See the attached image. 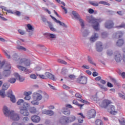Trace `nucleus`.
I'll return each mask as SVG.
<instances>
[{
    "instance_id": "f03ea898",
    "label": "nucleus",
    "mask_w": 125,
    "mask_h": 125,
    "mask_svg": "<svg viewBox=\"0 0 125 125\" xmlns=\"http://www.w3.org/2000/svg\"><path fill=\"white\" fill-rule=\"evenodd\" d=\"M4 67V72L3 74L5 77H8L10 75L11 72L10 71V69H11V65L9 63H5V61H0V69L3 68Z\"/></svg>"
},
{
    "instance_id": "c85d7f7f",
    "label": "nucleus",
    "mask_w": 125,
    "mask_h": 125,
    "mask_svg": "<svg viewBox=\"0 0 125 125\" xmlns=\"http://www.w3.org/2000/svg\"><path fill=\"white\" fill-rule=\"evenodd\" d=\"M125 43V41L123 39H119L117 43L116 44L118 46H122V45H124V44Z\"/></svg>"
},
{
    "instance_id": "aec40b11",
    "label": "nucleus",
    "mask_w": 125,
    "mask_h": 125,
    "mask_svg": "<svg viewBox=\"0 0 125 125\" xmlns=\"http://www.w3.org/2000/svg\"><path fill=\"white\" fill-rule=\"evenodd\" d=\"M50 17H51L52 19H53V20L55 22H56V23H59L60 26H62L63 27H67V25H66L65 23L61 22L60 21L57 20V19H56V18H55L54 17L50 15Z\"/></svg>"
},
{
    "instance_id": "412c9836",
    "label": "nucleus",
    "mask_w": 125,
    "mask_h": 125,
    "mask_svg": "<svg viewBox=\"0 0 125 125\" xmlns=\"http://www.w3.org/2000/svg\"><path fill=\"white\" fill-rule=\"evenodd\" d=\"M78 115L80 116L79 117H78V122L79 123L82 124V123H83V119H84V116H83V114L82 113H78Z\"/></svg>"
},
{
    "instance_id": "6ab92c4d",
    "label": "nucleus",
    "mask_w": 125,
    "mask_h": 125,
    "mask_svg": "<svg viewBox=\"0 0 125 125\" xmlns=\"http://www.w3.org/2000/svg\"><path fill=\"white\" fill-rule=\"evenodd\" d=\"M103 44L101 42H98L96 44V50L98 51V52H101L102 50H103V47H102Z\"/></svg>"
},
{
    "instance_id": "37998d69",
    "label": "nucleus",
    "mask_w": 125,
    "mask_h": 125,
    "mask_svg": "<svg viewBox=\"0 0 125 125\" xmlns=\"http://www.w3.org/2000/svg\"><path fill=\"white\" fill-rule=\"evenodd\" d=\"M16 82V79L14 78H10L9 80V82L10 83H15V82Z\"/></svg>"
},
{
    "instance_id": "bb28decb",
    "label": "nucleus",
    "mask_w": 125,
    "mask_h": 125,
    "mask_svg": "<svg viewBox=\"0 0 125 125\" xmlns=\"http://www.w3.org/2000/svg\"><path fill=\"white\" fill-rule=\"evenodd\" d=\"M98 35L97 34L95 33L94 35L92 36V37L90 39V42H95L96 40H98Z\"/></svg>"
},
{
    "instance_id": "c9c22d12",
    "label": "nucleus",
    "mask_w": 125,
    "mask_h": 125,
    "mask_svg": "<svg viewBox=\"0 0 125 125\" xmlns=\"http://www.w3.org/2000/svg\"><path fill=\"white\" fill-rule=\"evenodd\" d=\"M17 49H18V50H23V51H26V50H27L26 48L20 45L17 46Z\"/></svg>"
},
{
    "instance_id": "a19ab883",
    "label": "nucleus",
    "mask_w": 125,
    "mask_h": 125,
    "mask_svg": "<svg viewBox=\"0 0 125 125\" xmlns=\"http://www.w3.org/2000/svg\"><path fill=\"white\" fill-rule=\"evenodd\" d=\"M31 104H32V105H39V103L38 102V101H37V100H35L31 101Z\"/></svg>"
},
{
    "instance_id": "052dcab7",
    "label": "nucleus",
    "mask_w": 125,
    "mask_h": 125,
    "mask_svg": "<svg viewBox=\"0 0 125 125\" xmlns=\"http://www.w3.org/2000/svg\"><path fill=\"white\" fill-rule=\"evenodd\" d=\"M95 81H97V82H99V81H101V77H100V76L97 77L95 79Z\"/></svg>"
},
{
    "instance_id": "f704fd0d",
    "label": "nucleus",
    "mask_w": 125,
    "mask_h": 125,
    "mask_svg": "<svg viewBox=\"0 0 125 125\" xmlns=\"http://www.w3.org/2000/svg\"><path fill=\"white\" fill-rule=\"evenodd\" d=\"M95 125H104L103 122L101 121L100 119H97L95 121Z\"/></svg>"
},
{
    "instance_id": "79ce46f5",
    "label": "nucleus",
    "mask_w": 125,
    "mask_h": 125,
    "mask_svg": "<svg viewBox=\"0 0 125 125\" xmlns=\"http://www.w3.org/2000/svg\"><path fill=\"white\" fill-rule=\"evenodd\" d=\"M14 14L16 15V16H20L21 15V12L19 11H15L14 12Z\"/></svg>"
},
{
    "instance_id": "7ed1b4c3",
    "label": "nucleus",
    "mask_w": 125,
    "mask_h": 125,
    "mask_svg": "<svg viewBox=\"0 0 125 125\" xmlns=\"http://www.w3.org/2000/svg\"><path fill=\"white\" fill-rule=\"evenodd\" d=\"M30 107V104L24 102L22 105V106L20 107V113L21 115H22L24 117H28L30 115V112L28 109Z\"/></svg>"
},
{
    "instance_id": "6e6552de",
    "label": "nucleus",
    "mask_w": 125,
    "mask_h": 125,
    "mask_svg": "<svg viewBox=\"0 0 125 125\" xmlns=\"http://www.w3.org/2000/svg\"><path fill=\"white\" fill-rule=\"evenodd\" d=\"M39 77L40 79H43V80H47V79H50V80H52L54 82L56 81V78H55L54 75H52L51 73L49 72L45 73V75H39Z\"/></svg>"
},
{
    "instance_id": "e433bc0d",
    "label": "nucleus",
    "mask_w": 125,
    "mask_h": 125,
    "mask_svg": "<svg viewBox=\"0 0 125 125\" xmlns=\"http://www.w3.org/2000/svg\"><path fill=\"white\" fill-rule=\"evenodd\" d=\"M119 122L121 125H125V119L124 118H121L119 120Z\"/></svg>"
},
{
    "instance_id": "c756f323",
    "label": "nucleus",
    "mask_w": 125,
    "mask_h": 125,
    "mask_svg": "<svg viewBox=\"0 0 125 125\" xmlns=\"http://www.w3.org/2000/svg\"><path fill=\"white\" fill-rule=\"evenodd\" d=\"M47 23L48 24V26L50 28L51 31H52V32H56V29L53 27V25H52V23L49 21H47Z\"/></svg>"
},
{
    "instance_id": "2eb2a0df",
    "label": "nucleus",
    "mask_w": 125,
    "mask_h": 125,
    "mask_svg": "<svg viewBox=\"0 0 125 125\" xmlns=\"http://www.w3.org/2000/svg\"><path fill=\"white\" fill-rule=\"evenodd\" d=\"M33 98L37 101H41L42 99V95L40 93L35 92L33 94Z\"/></svg>"
},
{
    "instance_id": "680f3d73",
    "label": "nucleus",
    "mask_w": 125,
    "mask_h": 125,
    "mask_svg": "<svg viewBox=\"0 0 125 125\" xmlns=\"http://www.w3.org/2000/svg\"><path fill=\"white\" fill-rule=\"evenodd\" d=\"M35 71H41L42 68L40 66H37L35 68Z\"/></svg>"
},
{
    "instance_id": "8fccbe9b",
    "label": "nucleus",
    "mask_w": 125,
    "mask_h": 125,
    "mask_svg": "<svg viewBox=\"0 0 125 125\" xmlns=\"http://www.w3.org/2000/svg\"><path fill=\"white\" fill-rule=\"evenodd\" d=\"M81 100H80L81 102H82V103H84V104H86L87 105H88V104H89V102L86 101H84L82 99H81Z\"/></svg>"
},
{
    "instance_id": "7c9ffc66",
    "label": "nucleus",
    "mask_w": 125,
    "mask_h": 125,
    "mask_svg": "<svg viewBox=\"0 0 125 125\" xmlns=\"http://www.w3.org/2000/svg\"><path fill=\"white\" fill-rule=\"evenodd\" d=\"M73 104H74V105H77V106H78L81 109V110H82V107H83V104H79V103L77 101L75 100L73 101Z\"/></svg>"
},
{
    "instance_id": "774afa93",
    "label": "nucleus",
    "mask_w": 125,
    "mask_h": 125,
    "mask_svg": "<svg viewBox=\"0 0 125 125\" xmlns=\"http://www.w3.org/2000/svg\"><path fill=\"white\" fill-rule=\"evenodd\" d=\"M100 83H102V84H105L106 83V81L104 80H101Z\"/></svg>"
},
{
    "instance_id": "72a5a7b5",
    "label": "nucleus",
    "mask_w": 125,
    "mask_h": 125,
    "mask_svg": "<svg viewBox=\"0 0 125 125\" xmlns=\"http://www.w3.org/2000/svg\"><path fill=\"white\" fill-rule=\"evenodd\" d=\"M87 60L88 62L90 63V64H92V65H95V63L92 61V58H91V57L88 56Z\"/></svg>"
},
{
    "instance_id": "20e7f679",
    "label": "nucleus",
    "mask_w": 125,
    "mask_h": 125,
    "mask_svg": "<svg viewBox=\"0 0 125 125\" xmlns=\"http://www.w3.org/2000/svg\"><path fill=\"white\" fill-rule=\"evenodd\" d=\"M76 121V116L74 115L69 117L63 116L60 118L59 123L62 125H66L69 123H72Z\"/></svg>"
},
{
    "instance_id": "39448f33",
    "label": "nucleus",
    "mask_w": 125,
    "mask_h": 125,
    "mask_svg": "<svg viewBox=\"0 0 125 125\" xmlns=\"http://www.w3.org/2000/svg\"><path fill=\"white\" fill-rule=\"evenodd\" d=\"M103 21L101 19L90 18L89 23H91L93 24V28L96 31H99V23Z\"/></svg>"
},
{
    "instance_id": "e2e57ef3",
    "label": "nucleus",
    "mask_w": 125,
    "mask_h": 125,
    "mask_svg": "<svg viewBox=\"0 0 125 125\" xmlns=\"http://www.w3.org/2000/svg\"><path fill=\"white\" fill-rule=\"evenodd\" d=\"M82 68H83L84 69H89V66L83 65L82 66Z\"/></svg>"
},
{
    "instance_id": "b1692460",
    "label": "nucleus",
    "mask_w": 125,
    "mask_h": 125,
    "mask_svg": "<svg viewBox=\"0 0 125 125\" xmlns=\"http://www.w3.org/2000/svg\"><path fill=\"white\" fill-rule=\"evenodd\" d=\"M31 94H32V92L31 91L24 92V95L25 96L24 97L25 100H30V99H31V96H30Z\"/></svg>"
},
{
    "instance_id": "4d7b16f0",
    "label": "nucleus",
    "mask_w": 125,
    "mask_h": 125,
    "mask_svg": "<svg viewBox=\"0 0 125 125\" xmlns=\"http://www.w3.org/2000/svg\"><path fill=\"white\" fill-rule=\"evenodd\" d=\"M75 96L76 97H77V98H82V96L81 95V94L79 93H77L75 94Z\"/></svg>"
},
{
    "instance_id": "ea45409f",
    "label": "nucleus",
    "mask_w": 125,
    "mask_h": 125,
    "mask_svg": "<svg viewBox=\"0 0 125 125\" xmlns=\"http://www.w3.org/2000/svg\"><path fill=\"white\" fill-rule=\"evenodd\" d=\"M47 36L50 38V39H56V35L51 33H48Z\"/></svg>"
},
{
    "instance_id": "13d9d810",
    "label": "nucleus",
    "mask_w": 125,
    "mask_h": 125,
    "mask_svg": "<svg viewBox=\"0 0 125 125\" xmlns=\"http://www.w3.org/2000/svg\"><path fill=\"white\" fill-rule=\"evenodd\" d=\"M88 12L90 14H92L94 12V10L91 8L89 9Z\"/></svg>"
},
{
    "instance_id": "4c0bfd02",
    "label": "nucleus",
    "mask_w": 125,
    "mask_h": 125,
    "mask_svg": "<svg viewBox=\"0 0 125 125\" xmlns=\"http://www.w3.org/2000/svg\"><path fill=\"white\" fill-rule=\"evenodd\" d=\"M58 62L61 64H63V65H67V62L62 59H58Z\"/></svg>"
},
{
    "instance_id": "4468645a",
    "label": "nucleus",
    "mask_w": 125,
    "mask_h": 125,
    "mask_svg": "<svg viewBox=\"0 0 125 125\" xmlns=\"http://www.w3.org/2000/svg\"><path fill=\"white\" fill-rule=\"evenodd\" d=\"M77 82L78 83L86 84V83H87V78L84 76H81V77L77 78Z\"/></svg>"
},
{
    "instance_id": "f257e3e1",
    "label": "nucleus",
    "mask_w": 125,
    "mask_h": 125,
    "mask_svg": "<svg viewBox=\"0 0 125 125\" xmlns=\"http://www.w3.org/2000/svg\"><path fill=\"white\" fill-rule=\"evenodd\" d=\"M3 112L6 117H9L11 120L16 122L20 120V116L18 113H15L14 111H10L6 106L3 108Z\"/></svg>"
},
{
    "instance_id": "9d476101",
    "label": "nucleus",
    "mask_w": 125,
    "mask_h": 125,
    "mask_svg": "<svg viewBox=\"0 0 125 125\" xmlns=\"http://www.w3.org/2000/svg\"><path fill=\"white\" fill-rule=\"evenodd\" d=\"M5 96L9 97V98H10V101L13 103H15V102H16V98H15V96L13 95L12 90H9L5 95Z\"/></svg>"
},
{
    "instance_id": "de8ad7c7",
    "label": "nucleus",
    "mask_w": 125,
    "mask_h": 125,
    "mask_svg": "<svg viewBox=\"0 0 125 125\" xmlns=\"http://www.w3.org/2000/svg\"><path fill=\"white\" fill-rule=\"evenodd\" d=\"M99 3H101V4H104V5H110V4H109V3H107L104 1H101L100 2H99Z\"/></svg>"
},
{
    "instance_id": "a211bd4d",
    "label": "nucleus",
    "mask_w": 125,
    "mask_h": 125,
    "mask_svg": "<svg viewBox=\"0 0 125 125\" xmlns=\"http://www.w3.org/2000/svg\"><path fill=\"white\" fill-rule=\"evenodd\" d=\"M31 120L33 123H40L41 122V117L38 115H33L31 116Z\"/></svg>"
},
{
    "instance_id": "bf43d9fd",
    "label": "nucleus",
    "mask_w": 125,
    "mask_h": 125,
    "mask_svg": "<svg viewBox=\"0 0 125 125\" xmlns=\"http://www.w3.org/2000/svg\"><path fill=\"white\" fill-rule=\"evenodd\" d=\"M42 22H47V20L44 16H42Z\"/></svg>"
},
{
    "instance_id": "473e14b6",
    "label": "nucleus",
    "mask_w": 125,
    "mask_h": 125,
    "mask_svg": "<svg viewBox=\"0 0 125 125\" xmlns=\"http://www.w3.org/2000/svg\"><path fill=\"white\" fill-rule=\"evenodd\" d=\"M97 84L99 85V86L100 87V88H101V89H102V90H104V91H107V89L106 88V87H105V86L98 83Z\"/></svg>"
},
{
    "instance_id": "a18cd8bd",
    "label": "nucleus",
    "mask_w": 125,
    "mask_h": 125,
    "mask_svg": "<svg viewBox=\"0 0 125 125\" xmlns=\"http://www.w3.org/2000/svg\"><path fill=\"white\" fill-rule=\"evenodd\" d=\"M4 53L5 56H6L7 58H8V59H10V55H9L8 54V53H9V52H8V51L6 52V51H4Z\"/></svg>"
},
{
    "instance_id": "09e8293b",
    "label": "nucleus",
    "mask_w": 125,
    "mask_h": 125,
    "mask_svg": "<svg viewBox=\"0 0 125 125\" xmlns=\"http://www.w3.org/2000/svg\"><path fill=\"white\" fill-rule=\"evenodd\" d=\"M30 77L31 79H33V80H36L37 79V76L35 75V74H32L30 76Z\"/></svg>"
},
{
    "instance_id": "a878e982",
    "label": "nucleus",
    "mask_w": 125,
    "mask_h": 125,
    "mask_svg": "<svg viewBox=\"0 0 125 125\" xmlns=\"http://www.w3.org/2000/svg\"><path fill=\"white\" fill-rule=\"evenodd\" d=\"M29 112L31 114H37V113H39V111L37 110V109L35 107H31L29 108Z\"/></svg>"
},
{
    "instance_id": "338daca9",
    "label": "nucleus",
    "mask_w": 125,
    "mask_h": 125,
    "mask_svg": "<svg viewBox=\"0 0 125 125\" xmlns=\"http://www.w3.org/2000/svg\"><path fill=\"white\" fill-rule=\"evenodd\" d=\"M92 75H93V77H97V76H98V73L96 72H94L92 73Z\"/></svg>"
},
{
    "instance_id": "5fc2aeb1",
    "label": "nucleus",
    "mask_w": 125,
    "mask_h": 125,
    "mask_svg": "<svg viewBox=\"0 0 125 125\" xmlns=\"http://www.w3.org/2000/svg\"><path fill=\"white\" fill-rule=\"evenodd\" d=\"M107 54L108 55V56H111V55L113 54V52H112L111 50H108L107 51Z\"/></svg>"
},
{
    "instance_id": "864d4df0",
    "label": "nucleus",
    "mask_w": 125,
    "mask_h": 125,
    "mask_svg": "<svg viewBox=\"0 0 125 125\" xmlns=\"http://www.w3.org/2000/svg\"><path fill=\"white\" fill-rule=\"evenodd\" d=\"M119 97H121V98H122V99H124V100H125V95H123L122 93H119Z\"/></svg>"
},
{
    "instance_id": "cd10ccee",
    "label": "nucleus",
    "mask_w": 125,
    "mask_h": 125,
    "mask_svg": "<svg viewBox=\"0 0 125 125\" xmlns=\"http://www.w3.org/2000/svg\"><path fill=\"white\" fill-rule=\"evenodd\" d=\"M14 76H15V78H16V79H19V80L20 82H24V80H25V78H24V77H20V75H19V74H18V73H15L14 74Z\"/></svg>"
},
{
    "instance_id": "393cba45",
    "label": "nucleus",
    "mask_w": 125,
    "mask_h": 125,
    "mask_svg": "<svg viewBox=\"0 0 125 125\" xmlns=\"http://www.w3.org/2000/svg\"><path fill=\"white\" fill-rule=\"evenodd\" d=\"M43 114H45V115H49V116H53L54 113L53 111L50 110H45L43 111Z\"/></svg>"
},
{
    "instance_id": "1a4fd4ad",
    "label": "nucleus",
    "mask_w": 125,
    "mask_h": 125,
    "mask_svg": "<svg viewBox=\"0 0 125 125\" xmlns=\"http://www.w3.org/2000/svg\"><path fill=\"white\" fill-rule=\"evenodd\" d=\"M9 87V84L7 83H4L2 86V90L0 91V96L2 98L5 97V90L8 89Z\"/></svg>"
},
{
    "instance_id": "c03bdc74",
    "label": "nucleus",
    "mask_w": 125,
    "mask_h": 125,
    "mask_svg": "<svg viewBox=\"0 0 125 125\" xmlns=\"http://www.w3.org/2000/svg\"><path fill=\"white\" fill-rule=\"evenodd\" d=\"M22 103H24V100L23 99H20L17 102V105H21Z\"/></svg>"
},
{
    "instance_id": "58836bf2",
    "label": "nucleus",
    "mask_w": 125,
    "mask_h": 125,
    "mask_svg": "<svg viewBox=\"0 0 125 125\" xmlns=\"http://www.w3.org/2000/svg\"><path fill=\"white\" fill-rule=\"evenodd\" d=\"M89 3L91 5H93V6H98V5H99L98 3L96 1H90Z\"/></svg>"
},
{
    "instance_id": "49530a36",
    "label": "nucleus",
    "mask_w": 125,
    "mask_h": 125,
    "mask_svg": "<svg viewBox=\"0 0 125 125\" xmlns=\"http://www.w3.org/2000/svg\"><path fill=\"white\" fill-rule=\"evenodd\" d=\"M73 108V106L70 104H65V109H71Z\"/></svg>"
},
{
    "instance_id": "4be33fe9",
    "label": "nucleus",
    "mask_w": 125,
    "mask_h": 125,
    "mask_svg": "<svg viewBox=\"0 0 125 125\" xmlns=\"http://www.w3.org/2000/svg\"><path fill=\"white\" fill-rule=\"evenodd\" d=\"M96 115V111L94 109L91 110L88 114V117H90V118H94Z\"/></svg>"
},
{
    "instance_id": "3c124183",
    "label": "nucleus",
    "mask_w": 125,
    "mask_h": 125,
    "mask_svg": "<svg viewBox=\"0 0 125 125\" xmlns=\"http://www.w3.org/2000/svg\"><path fill=\"white\" fill-rule=\"evenodd\" d=\"M18 32L21 34V35H24L25 32L21 29H19L18 30Z\"/></svg>"
},
{
    "instance_id": "f8f14e48",
    "label": "nucleus",
    "mask_w": 125,
    "mask_h": 125,
    "mask_svg": "<svg viewBox=\"0 0 125 125\" xmlns=\"http://www.w3.org/2000/svg\"><path fill=\"white\" fill-rule=\"evenodd\" d=\"M108 111L109 113H110L111 115H112L113 116H115L118 114V110L116 109L115 105H110Z\"/></svg>"
},
{
    "instance_id": "69168bd1",
    "label": "nucleus",
    "mask_w": 125,
    "mask_h": 125,
    "mask_svg": "<svg viewBox=\"0 0 125 125\" xmlns=\"http://www.w3.org/2000/svg\"><path fill=\"white\" fill-rule=\"evenodd\" d=\"M107 86L108 87H113V84L111 83L110 82H108Z\"/></svg>"
},
{
    "instance_id": "9b49d317",
    "label": "nucleus",
    "mask_w": 125,
    "mask_h": 125,
    "mask_svg": "<svg viewBox=\"0 0 125 125\" xmlns=\"http://www.w3.org/2000/svg\"><path fill=\"white\" fill-rule=\"evenodd\" d=\"M72 14L74 16L75 19L79 20V22L81 23V25L82 27L83 28H83H84V23H83V21L82 19H80V15H79V14H78V13H77L76 11H72Z\"/></svg>"
},
{
    "instance_id": "423d86ee",
    "label": "nucleus",
    "mask_w": 125,
    "mask_h": 125,
    "mask_svg": "<svg viewBox=\"0 0 125 125\" xmlns=\"http://www.w3.org/2000/svg\"><path fill=\"white\" fill-rule=\"evenodd\" d=\"M114 59L117 62H120L123 60V62H125V48L123 49V57L120 54V52H116L114 54Z\"/></svg>"
},
{
    "instance_id": "dca6fc26",
    "label": "nucleus",
    "mask_w": 125,
    "mask_h": 125,
    "mask_svg": "<svg viewBox=\"0 0 125 125\" xmlns=\"http://www.w3.org/2000/svg\"><path fill=\"white\" fill-rule=\"evenodd\" d=\"M17 67L21 71H23L25 72V74H30V73H32V72H33V71L28 69V68L21 65H17Z\"/></svg>"
},
{
    "instance_id": "0eeeda50",
    "label": "nucleus",
    "mask_w": 125,
    "mask_h": 125,
    "mask_svg": "<svg viewBox=\"0 0 125 125\" xmlns=\"http://www.w3.org/2000/svg\"><path fill=\"white\" fill-rule=\"evenodd\" d=\"M19 63L21 66H24V67H29V66L31 65L32 62H31V60L29 59H27L26 58H23L20 59Z\"/></svg>"
},
{
    "instance_id": "5701e85b",
    "label": "nucleus",
    "mask_w": 125,
    "mask_h": 125,
    "mask_svg": "<svg viewBox=\"0 0 125 125\" xmlns=\"http://www.w3.org/2000/svg\"><path fill=\"white\" fill-rule=\"evenodd\" d=\"M62 113L65 116H70L71 114V111L68 108H66V107H63L62 108Z\"/></svg>"
},
{
    "instance_id": "2f4dec72",
    "label": "nucleus",
    "mask_w": 125,
    "mask_h": 125,
    "mask_svg": "<svg viewBox=\"0 0 125 125\" xmlns=\"http://www.w3.org/2000/svg\"><path fill=\"white\" fill-rule=\"evenodd\" d=\"M13 59L15 61H18V60H20V58L19 57V56L17 54H14L13 55Z\"/></svg>"
},
{
    "instance_id": "603ef678",
    "label": "nucleus",
    "mask_w": 125,
    "mask_h": 125,
    "mask_svg": "<svg viewBox=\"0 0 125 125\" xmlns=\"http://www.w3.org/2000/svg\"><path fill=\"white\" fill-rule=\"evenodd\" d=\"M27 27L28 30H30V31H32V30H33V29H34L33 28V26H32L31 25V24H27Z\"/></svg>"
},
{
    "instance_id": "0e129e2a",
    "label": "nucleus",
    "mask_w": 125,
    "mask_h": 125,
    "mask_svg": "<svg viewBox=\"0 0 125 125\" xmlns=\"http://www.w3.org/2000/svg\"><path fill=\"white\" fill-rule=\"evenodd\" d=\"M12 125H23V123L21 124L17 123H13Z\"/></svg>"
},
{
    "instance_id": "6e6d98bb",
    "label": "nucleus",
    "mask_w": 125,
    "mask_h": 125,
    "mask_svg": "<svg viewBox=\"0 0 125 125\" xmlns=\"http://www.w3.org/2000/svg\"><path fill=\"white\" fill-rule=\"evenodd\" d=\"M28 121H29V118H28L27 117H25L23 118V123H26V122H28Z\"/></svg>"
},
{
    "instance_id": "ddd939ff",
    "label": "nucleus",
    "mask_w": 125,
    "mask_h": 125,
    "mask_svg": "<svg viewBox=\"0 0 125 125\" xmlns=\"http://www.w3.org/2000/svg\"><path fill=\"white\" fill-rule=\"evenodd\" d=\"M110 104H112V102L108 100H104L103 102L100 103V106L102 108H107Z\"/></svg>"
},
{
    "instance_id": "f3484780",
    "label": "nucleus",
    "mask_w": 125,
    "mask_h": 125,
    "mask_svg": "<svg viewBox=\"0 0 125 125\" xmlns=\"http://www.w3.org/2000/svg\"><path fill=\"white\" fill-rule=\"evenodd\" d=\"M105 27L106 29H112L114 27V22L112 20H108L105 22Z\"/></svg>"
}]
</instances>
